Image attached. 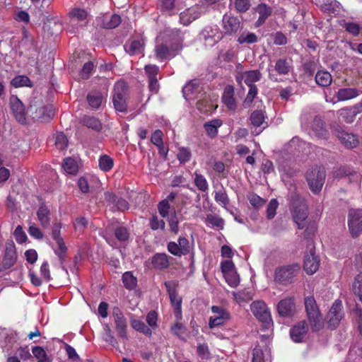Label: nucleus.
<instances>
[{
    "instance_id": "obj_46",
    "label": "nucleus",
    "mask_w": 362,
    "mask_h": 362,
    "mask_svg": "<svg viewBox=\"0 0 362 362\" xmlns=\"http://www.w3.org/2000/svg\"><path fill=\"white\" fill-rule=\"evenodd\" d=\"M64 170L70 175H76L78 173V167L76 161L70 157L64 159L62 163Z\"/></svg>"
},
{
    "instance_id": "obj_43",
    "label": "nucleus",
    "mask_w": 362,
    "mask_h": 362,
    "mask_svg": "<svg viewBox=\"0 0 362 362\" xmlns=\"http://www.w3.org/2000/svg\"><path fill=\"white\" fill-rule=\"evenodd\" d=\"M274 69L279 75H287L291 70V65L287 59H279L276 62Z\"/></svg>"
},
{
    "instance_id": "obj_52",
    "label": "nucleus",
    "mask_w": 362,
    "mask_h": 362,
    "mask_svg": "<svg viewBox=\"0 0 362 362\" xmlns=\"http://www.w3.org/2000/svg\"><path fill=\"white\" fill-rule=\"evenodd\" d=\"M215 201L221 206L226 207L229 204V198L223 187L215 192Z\"/></svg>"
},
{
    "instance_id": "obj_63",
    "label": "nucleus",
    "mask_w": 362,
    "mask_h": 362,
    "mask_svg": "<svg viewBox=\"0 0 362 362\" xmlns=\"http://www.w3.org/2000/svg\"><path fill=\"white\" fill-rule=\"evenodd\" d=\"M249 87V90L247 94V96L244 100V105L246 107L247 105H250L252 103L258 93V88L257 86L255 85H250L247 86Z\"/></svg>"
},
{
    "instance_id": "obj_18",
    "label": "nucleus",
    "mask_w": 362,
    "mask_h": 362,
    "mask_svg": "<svg viewBox=\"0 0 362 362\" xmlns=\"http://www.w3.org/2000/svg\"><path fill=\"white\" fill-rule=\"evenodd\" d=\"M279 315L284 317H291L296 313V303L294 297H288L281 300L277 305Z\"/></svg>"
},
{
    "instance_id": "obj_21",
    "label": "nucleus",
    "mask_w": 362,
    "mask_h": 362,
    "mask_svg": "<svg viewBox=\"0 0 362 362\" xmlns=\"http://www.w3.org/2000/svg\"><path fill=\"white\" fill-rule=\"evenodd\" d=\"M308 327L305 321H300L294 325L289 332L291 339L296 343H300L306 336Z\"/></svg>"
},
{
    "instance_id": "obj_36",
    "label": "nucleus",
    "mask_w": 362,
    "mask_h": 362,
    "mask_svg": "<svg viewBox=\"0 0 362 362\" xmlns=\"http://www.w3.org/2000/svg\"><path fill=\"white\" fill-rule=\"evenodd\" d=\"M315 82L321 87H328L332 82V76L325 70H320L315 74Z\"/></svg>"
},
{
    "instance_id": "obj_58",
    "label": "nucleus",
    "mask_w": 362,
    "mask_h": 362,
    "mask_svg": "<svg viewBox=\"0 0 362 362\" xmlns=\"http://www.w3.org/2000/svg\"><path fill=\"white\" fill-rule=\"evenodd\" d=\"M206 221L214 226L223 229L224 226V220L216 214H208Z\"/></svg>"
},
{
    "instance_id": "obj_32",
    "label": "nucleus",
    "mask_w": 362,
    "mask_h": 362,
    "mask_svg": "<svg viewBox=\"0 0 362 362\" xmlns=\"http://www.w3.org/2000/svg\"><path fill=\"white\" fill-rule=\"evenodd\" d=\"M334 176L338 178H346L347 177H353L356 182H361L362 176L348 167H341L334 172Z\"/></svg>"
},
{
    "instance_id": "obj_27",
    "label": "nucleus",
    "mask_w": 362,
    "mask_h": 362,
    "mask_svg": "<svg viewBox=\"0 0 362 362\" xmlns=\"http://www.w3.org/2000/svg\"><path fill=\"white\" fill-rule=\"evenodd\" d=\"M124 48L130 56L138 55L143 52L144 44L137 40H129L124 45Z\"/></svg>"
},
{
    "instance_id": "obj_6",
    "label": "nucleus",
    "mask_w": 362,
    "mask_h": 362,
    "mask_svg": "<svg viewBox=\"0 0 362 362\" xmlns=\"http://www.w3.org/2000/svg\"><path fill=\"white\" fill-rule=\"evenodd\" d=\"M104 200L109 206L110 210L115 213L117 211L124 212L129 209V202L123 198L119 193H115L112 191H105L104 192Z\"/></svg>"
},
{
    "instance_id": "obj_59",
    "label": "nucleus",
    "mask_w": 362,
    "mask_h": 362,
    "mask_svg": "<svg viewBox=\"0 0 362 362\" xmlns=\"http://www.w3.org/2000/svg\"><path fill=\"white\" fill-rule=\"evenodd\" d=\"M168 222L170 232L177 235L179 233V220L175 211L173 214L168 217Z\"/></svg>"
},
{
    "instance_id": "obj_61",
    "label": "nucleus",
    "mask_w": 362,
    "mask_h": 362,
    "mask_svg": "<svg viewBox=\"0 0 362 362\" xmlns=\"http://www.w3.org/2000/svg\"><path fill=\"white\" fill-rule=\"evenodd\" d=\"M353 291L362 303V274L356 276L353 284Z\"/></svg>"
},
{
    "instance_id": "obj_5",
    "label": "nucleus",
    "mask_w": 362,
    "mask_h": 362,
    "mask_svg": "<svg viewBox=\"0 0 362 362\" xmlns=\"http://www.w3.org/2000/svg\"><path fill=\"white\" fill-rule=\"evenodd\" d=\"M28 115L33 120L45 122L49 121L54 115V110L50 105H43L41 103H31L27 110Z\"/></svg>"
},
{
    "instance_id": "obj_57",
    "label": "nucleus",
    "mask_w": 362,
    "mask_h": 362,
    "mask_svg": "<svg viewBox=\"0 0 362 362\" xmlns=\"http://www.w3.org/2000/svg\"><path fill=\"white\" fill-rule=\"evenodd\" d=\"M105 332L103 336L104 340L110 344L113 347L119 349V343L112 334V330L109 325H107L105 326Z\"/></svg>"
},
{
    "instance_id": "obj_7",
    "label": "nucleus",
    "mask_w": 362,
    "mask_h": 362,
    "mask_svg": "<svg viewBox=\"0 0 362 362\" xmlns=\"http://www.w3.org/2000/svg\"><path fill=\"white\" fill-rule=\"evenodd\" d=\"M62 227L61 223H54L52 226L51 236L58 246L57 249L54 250V254L58 257L60 263L63 264L65 262L68 248L61 235Z\"/></svg>"
},
{
    "instance_id": "obj_3",
    "label": "nucleus",
    "mask_w": 362,
    "mask_h": 362,
    "mask_svg": "<svg viewBox=\"0 0 362 362\" xmlns=\"http://www.w3.org/2000/svg\"><path fill=\"white\" fill-rule=\"evenodd\" d=\"M305 310L313 331H318L323 327L322 315L313 296H308L304 300Z\"/></svg>"
},
{
    "instance_id": "obj_28",
    "label": "nucleus",
    "mask_w": 362,
    "mask_h": 362,
    "mask_svg": "<svg viewBox=\"0 0 362 362\" xmlns=\"http://www.w3.org/2000/svg\"><path fill=\"white\" fill-rule=\"evenodd\" d=\"M198 8L192 7L180 13V22L184 25H189L199 17Z\"/></svg>"
},
{
    "instance_id": "obj_33",
    "label": "nucleus",
    "mask_w": 362,
    "mask_h": 362,
    "mask_svg": "<svg viewBox=\"0 0 362 362\" xmlns=\"http://www.w3.org/2000/svg\"><path fill=\"white\" fill-rule=\"evenodd\" d=\"M265 118L266 116L262 110H257L251 113L250 120L253 127L257 128L263 126L262 129H264L267 127Z\"/></svg>"
},
{
    "instance_id": "obj_24",
    "label": "nucleus",
    "mask_w": 362,
    "mask_h": 362,
    "mask_svg": "<svg viewBox=\"0 0 362 362\" xmlns=\"http://www.w3.org/2000/svg\"><path fill=\"white\" fill-rule=\"evenodd\" d=\"M16 259L17 255L14 244L13 243L7 244L2 259L3 269H8L12 267L16 264Z\"/></svg>"
},
{
    "instance_id": "obj_17",
    "label": "nucleus",
    "mask_w": 362,
    "mask_h": 362,
    "mask_svg": "<svg viewBox=\"0 0 362 362\" xmlns=\"http://www.w3.org/2000/svg\"><path fill=\"white\" fill-rule=\"evenodd\" d=\"M362 112V98L361 100L351 107H346L341 108L338 111V115L340 119L346 123H352L356 115Z\"/></svg>"
},
{
    "instance_id": "obj_51",
    "label": "nucleus",
    "mask_w": 362,
    "mask_h": 362,
    "mask_svg": "<svg viewBox=\"0 0 362 362\" xmlns=\"http://www.w3.org/2000/svg\"><path fill=\"white\" fill-rule=\"evenodd\" d=\"M180 321L176 320V322L170 327V332L173 335L184 340L183 335L185 334L187 328Z\"/></svg>"
},
{
    "instance_id": "obj_12",
    "label": "nucleus",
    "mask_w": 362,
    "mask_h": 362,
    "mask_svg": "<svg viewBox=\"0 0 362 362\" xmlns=\"http://www.w3.org/2000/svg\"><path fill=\"white\" fill-rule=\"evenodd\" d=\"M348 226L351 236L358 237L362 233V209H351L349 212Z\"/></svg>"
},
{
    "instance_id": "obj_14",
    "label": "nucleus",
    "mask_w": 362,
    "mask_h": 362,
    "mask_svg": "<svg viewBox=\"0 0 362 362\" xmlns=\"http://www.w3.org/2000/svg\"><path fill=\"white\" fill-rule=\"evenodd\" d=\"M344 317L343 305L341 300H337L333 303L327 315V325L331 329H334Z\"/></svg>"
},
{
    "instance_id": "obj_16",
    "label": "nucleus",
    "mask_w": 362,
    "mask_h": 362,
    "mask_svg": "<svg viewBox=\"0 0 362 362\" xmlns=\"http://www.w3.org/2000/svg\"><path fill=\"white\" fill-rule=\"evenodd\" d=\"M201 37L205 43L213 45L222 38V33L217 25L206 26L200 33Z\"/></svg>"
},
{
    "instance_id": "obj_44",
    "label": "nucleus",
    "mask_w": 362,
    "mask_h": 362,
    "mask_svg": "<svg viewBox=\"0 0 362 362\" xmlns=\"http://www.w3.org/2000/svg\"><path fill=\"white\" fill-rule=\"evenodd\" d=\"M87 101L91 107L98 109L102 104L103 95L99 91H91L87 95Z\"/></svg>"
},
{
    "instance_id": "obj_15",
    "label": "nucleus",
    "mask_w": 362,
    "mask_h": 362,
    "mask_svg": "<svg viewBox=\"0 0 362 362\" xmlns=\"http://www.w3.org/2000/svg\"><path fill=\"white\" fill-rule=\"evenodd\" d=\"M112 315L114 317L115 329L119 336L122 339H127V323L123 313L118 307L112 309Z\"/></svg>"
},
{
    "instance_id": "obj_35",
    "label": "nucleus",
    "mask_w": 362,
    "mask_h": 362,
    "mask_svg": "<svg viewBox=\"0 0 362 362\" xmlns=\"http://www.w3.org/2000/svg\"><path fill=\"white\" fill-rule=\"evenodd\" d=\"M223 122L219 119H214L204 123V127L206 134L210 138H215L218 134V128L222 125Z\"/></svg>"
},
{
    "instance_id": "obj_39",
    "label": "nucleus",
    "mask_w": 362,
    "mask_h": 362,
    "mask_svg": "<svg viewBox=\"0 0 362 362\" xmlns=\"http://www.w3.org/2000/svg\"><path fill=\"white\" fill-rule=\"evenodd\" d=\"M199 86L194 82L190 81L182 88V93L185 99L197 98V96H193L195 93L199 92Z\"/></svg>"
},
{
    "instance_id": "obj_23",
    "label": "nucleus",
    "mask_w": 362,
    "mask_h": 362,
    "mask_svg": "<svg viewBox=\"0 0 362 362\" xmlns=\"http://www.w3.org/2000/svg\"><path fill=\"white\" fill-rule=\"evenodd\" d=\"M36 215L42 228L47 229L50 227L52 212L49 206L45 202L40 204L38 209L37 210Z\"/></svg>"
},
{
    "instance_id": "obj_47",
    "label": "nucleus",
    "mask_w": 362,
    "mask_h": 362,
    "mask_svg": "<svg viewBox=\"0 0 362 362\" xmlns=\"http://www.w3.org/2000/svg\"><path fill=\"white\" fill-rule=\"evenodd\" d=\"M98 166L102 171L109 172L114 166V160L108 155H102L98 160Z\"/></svg>"
},
{
    "instance_id": "obj_55",
    "label": "nucleus",
    "mask_w": 362,
    "mask_h": 362,
    "mask_svg": "<svg viewBox=\"0 0 362 362\" xmlns=\"http://www.w3.org/2000/svg\"><path fill=\"white\" fill-rule=\"evenodd\" d=\"M71 20H76L78 21H85L88 17V12L85 9L80 8H74L69 12Z\"/></svg>"
},
{
    "instance_id": "obj_53",
    "label": "nucleus",
    "mask_w": 362,
    "mask_h": 362,
    "mask_svg": "<svg viewBox=\"0 0 362 362\" xmlns=\"http://www.w3.org/2000/svg\"><path fill=\"white\" fill-rule=\"evenodd\" d=\"M192 158V153L189 148L180 147L177 154V158L180 163L185 164L189 162Z\"/></svg>"
},
{
    "instance_id": "obj_48",
    "label": "nucleus",
    "mask_w": 362,
    "mask_h": 362,
    "mask_svg": "<svg viewBox=\"0 0 362 362\" xmlns=\"http://www.w3.org/2000/svg\"><path fill=\"white\" fill-rule=\"evenodd\" d=\"M11 85L14 88L32 87L33 84L30 78L24 75L15 76L11 81Z\"/></svg>"
},
{
    "instance_id": "obj_30",
    "label": "nucleus",
    "mask_w": 362,
    "mask_h": 362,
    "mask_svg": "<svg viewBox=\"0 0 362 362\" xmlns=\"http://www.w3.org/2000/svg\"><path fill=\"white\" fill-rule=\"evenodd\" d=\"M222 100L225 105L230 110L236 108V102L234 98V88L232 86H227L223 91Z\"/></svg>"
},
{
    "instance_id": "obj_25",
    "label": "nucleus",
    "mask_w": 362,
    "mask_h": 362,
    "mask_svg": "<svg viewBox=\"0 0 362 362\" xmlns=\"http://www.w3.org/2000/svg\"><path fill=\"white\" fill-rule=\"evenodd\" d=\"M170 257L165 253H156L151 258V264L154 269L163 270L169 267Z\"/></svg>"
},
{
    "instance_id": "obj_40",
    "label": "nucleus",
    "mask_w": 362,
    "mask_h": 362,
    "mask_svg": "<svg viewBox=\"0 0 362 362\" xmlns=\"http://www.w3.org/2000/svg\"><path fill=\"white\" fill-rule=\"evenodd\" d=\"M121 23V17L117 14H113L111 16H104L102 22V26L105 29H113L117 27Z\"/></svg>"
},
{
    "instance_id": "obj_20",
    "label": "nucleus",
    "mask_w": 362,
    "mask_h": 362,
    "mask_svg": "<svg viewBox=\"0 0 362 362\" xmlns=\"http://www.w3.org/2000/svg\"><path fill=\"white\" fill-rule=\"evenodd\" d=\"M334 132L335 135L346 148H353L357 146L358 140L356 135L345 132L341 127L335 129Z\"/></svg>"
},
{
    "instance_id": "obj_62",
    "label": "nucleus",
    "mask_w": 362,
    "mask_h": 362,
    "mask_svg": "<svg viewBox=\"0 0 362 362\" xmlns=\"http://www.w3.org/2000/svg\"><path fill=\"white\" fill-rule=\"evenodd\" d=\"M150 228L153 230L158 229L164 230L165 227V223L163 219H159L157 215H153L149 221Z\"/></svg>"
},
{
    "instance_id": "obj_42",
    "label": "nucleus",
    "mask_w": 362,
    "mask_h": 362,
    "mask_svg": "<svg viewBox=\"0 0 362 362\" xmlns=\"http://www.w3.org/2000/svg\"><path fill=\"white\" fill-rule=\"evenodd\" d=\"M114 234L117 240L120 243H127L129 240V230L124 226L116 227L114 231Z\"/></svg>"
},
{
    "instance_id": "obj_45",
    "label": "nucleus",
    "mask_w": 362,
    "mask_h": 362,
    "mask_svg": "<svg viewBox=\"0 0 362 362\" xmlns=\"http://www.w3.org/2000/svg\"><path fill=\"white\" fill-rule=\"evenodd\" d=\"M122 280L124 286L129 291L134 289L137 286V279L132 272H126L122 274Z\"/></svg>"
},
{
    "instance_id": "obj_34",
    "label": "nucleus",
    "mask_w": 362,
    "mask_h": 362,
    "mask_svg": "<svg viewBox=\"0 0 362 362\" xmlns=\"http://www.w3.org/2000/svg\"><path fill=\"white\" fill-rule=\"evenodd\" d=\"M360 91L355 88H343L339 89L337 97L339 100H348L359 95Z\"/></svg>"
},
{
    "instance_id": "obj_29",
    "label": "nucleus",
    "mask_w": 362,
    "mask_h": 362,
    "mask_svg": "<svg viewBox=\"0 0 362 362\" xmlns=\"http://www.w3.org/2000/svg\"><path fill=\"white\" fill-rule=\"evenodd\" d=\"M80 123L94 132H99L103 129V124L100 119L94 116L85 115Z\"/></svg>"
},
{
    "instance_id": "obj_9",
    "label": "nucleus",
    "mask_w": 362,
    "mask_h": 362,
    "mask_svg": "<svg viewBox=\"0 0 362 362\" xmlns=\"http://www.w3.org/2000/svg\"><path fill=\"white\" fill-rule=\"evenodd\" d=\"M325 171L318 168H313L306 174V180L311 191L318 193L321 191L325 180Z\"/></svg>"
},
{
    "instance_id": "obj_2",
    "label": "nucleus",
    "mask_w": 362,
    "mask_h": 362,
    "mask_svg": "<svg viewBox=\"0 0 362 362\" xmlns=\"http://www.w3.org/2000/svg\"><path fill=\"white\" fill-rule=\"evenodd\" d=\"M300 265L297 263L278 267L274 272V280L284 286L291 284L295 281L300 272Z\"/></svg>"
},
{
    "instance_id": "obj_11",
    "label": "nucleus",
    "mask_w": 362,
    "mask_h": 362,
    "mask_svg": "<svg viewBox=\"0 0 362 362\" xmlns=\"http://www.w3.org/2000/svg\"><path fill=\"white\" fill-rule=\"evenodd\" d=\"M211 310L214 315L209 319V327L211 329L225 325L230 319V313L223 307L213 305Z\"/></svg>"
},
{
    "instance_id": "obj_4",
    "label": "nucleus",
    "mask_w": 362,
    "mask_h": 362,
    "mask_svg": "<svg viewBox=\"0 0 362 362\" xmlns=\"http://www.w3.org/2000/svg\"><path fill=\"white\" fill-rule=\"evenodd\" d=\"M128 88L125 82L115 83L112 92V103L116 111L127 113L128 112Z\"/></svg>"
},
{
    "instance_id": "obj_41",
    "label": "nucleus",
    "mask_w": 362,
    "mask_h": 362,
    "mask_svg": "<svg viewBox=\"0 0 362 362\" xmlns=\"http://www.w3.org/2000/svg\"><path fill=\"white\" fill-rule=\"evenodd\" d=\"M194 184L202 192H206L209 190V183L206 177L197 171L194 173Z\"/></svg>"
},
{
    "instance_id": "obj_8",
    "label": "nucleus",
    "mask_w": 362,
    "mask_h": 362,
    "mask_svg": "<svg viewBox=\"0 0 362 362\" xmlns=\"http://www.w3.org/2000/svg\"><path fill=\"white\" fill-rule=\"evenodd\" d=\"M164 285L166 288L167 293L169 295L172 307L174 309V315L176 320H182V299L177 294L176 291L177 284L173 281H165Z\"/></svg>"
},
{
    "instance_id": "obj_13",
    "label": "nucleus",
    "mask_w": 362,
    "mask_h": 362,
    "mask_svg": "<svg viewBox=\"0 0 362 362\" xmlns=\"http://www.w3.org/2000/svg\"><path fill=\"white\" fill-rule=\"evenodd\" d=\"M11 110L16 119L21 124L27 123V114L23 103L14 95L9 98Z\"/></svg>"
},
{
    "instance_id": "obj_38",
    "label": "nucleus",
    "mask_w": 362,
    "mask_h": 362,
    "mask_svg": "<svg viewBox=\"0 0 362 362\" xmlns=\"http://www.w3.org/2000/svg\"><path fill=\"white\" fill-rule=\"evenodd\" d=\"M130 325L134 330L141 332L147 337H151L152 334L151 329L140 320L131 319Z\"/></svg>"
},
{
    "instance_id": "obj_22",
    "label": "nucleus",
    "mask_w": 362,
    "mask_h": 362,
    "mask_svg": "<svg viewBox=\"0 0 362 362\" xmlns=\"http://www.w3.org/2000/svg\"><path fill=\"white\" fill-rule=\"evenodd\" d=\"M320 267V259L315 255V250H310L309 254L305 255L303 268L305 272L312 275L315 273Z\"/></svg>"
},
{
    "instance_id": "obj_60",
    "label": "nucleus",
    "mask_w": 362,
    "mask_h": 362,
    "mask_svg": "<svg viewBox=\"0 0 362 362\" xmlns=\"http://www.w3.org/2000/svg\"><path fill=\"white\" fill-rule=\"evenodd\" d=\"M68 139L63 132H59L55 135V146L59 150H64L67 147Z\"/></svg>"
},
{
    "instance_id": "obj_49",
    "label": "nucleus",
    "mask_w": 362,
    "mask_h": 362,
    "mask_svg": "<svg viewBox=\"0 0 362 362\" xmlns=\"http://www.w3.org/2000/svg\"><path fill=\"white\" fill-rule=\"evenodd\" d=\"M203 95H204V97L197 100L196 106L200 112L207 113L211 110V102L205 93H203Z\"/></svg>"
},
{
    "instance_id": "obj_10",
    "label": "nucleus",
    "mask_w": 362,
    "mask_h": 362,
    "mask_svg": "<svg viewBox=\"0 0 362 362\" xmlns=\"http://www.w3.org/2000/svg\"><path fill=\"white\" fill-rule=\"evenodd\" d=\"M251 311L255 317L264 324V327H267L272 322L270 311L264 301H254L251 304Z\"/></svg>"
},
{
    "instance_id": "obj_37",
    "label": "nucleus",
    "mask_w": 362,
    "mask_h": 362,
    "mask_svg": "<svg viewBox=\"0 0 362 362\" xmlns=\"http://www.w3.org/2000/svg\"><path fill=\"white\" fill-rule=\"evenodd\" d=\"M262 73L258 69L243 71L244 83L247 86L255 85L262 78Z\"/></svg>"
},
{
    "instance_id": "obj_64",
    "label": "nucleus",
    "mask_w": 362,
    "mask_h": 362,
    "mask_svg": "<svg viewBox=\"0 0 362 362\" xmlns=\"http://www.w3.org/2000/svg\"><path fill=\"white\" fill-rule=\"evenodd\" d=\"M224 278L228 284L232 288H236L240 283V279L236 272L224 274Z\"/></svg>"
},
{
    "instance_id": "obj_54",
    "label": "nucleus",
    "mask_w": 362,
    "mask_h": 362,
    "mask_svg": "<svg viewBox=\"0 0 362 362\" xmlns=\"http://www.w3.org/2000/svg\"><path fill=\"white\" fill-rule=\"evenodd\" d=\"M233 3L234 8L239 13H245L250 6V0H230Z\"/></svg>"
},
{
    "instance_id": "obj_50",
    "label": "nucleus",
    "mask_w": 362,
    "mask_h": 362,
    "mask_svg": "<svg viewBox=\"0 0 362 362\" xmlns=\"http://www.w3.org/2000/svg\"><path fill=\"white\" fill-rule=\"evenodd\" d=\"M32 353L37 362H51L45 350L42 346H33L32 348Z\"/></svg>"
},
{
    "instance_id": "obj_19",
    "label": "nucleus",
    "mask_w": 362,
    "mask_h": 362,
    "mask_svg": "<svg viewBox=\"0 0 362 362\" xmlns=\"http://www.w3.org/2000/svg\"><path fill=\"white\" fill-rule=\"evenodd\" d=\"M222 26L225 35L232 36L240 29V21L237 17L225 14L222 19Z\"/></svg>"
},
{
    "instance_id": "obj_56",
    "label": "nucleus",
    "mask_w": 362,
    "mask_h": 362,
    "mask_svg": "<svg viewBox=\"0 0 362 362\" xmlns=\"http://www.w3.org/2000/svg\"><path fill=\"white\" fill-rule=\"evenodd\" d=\"M346 32L353 36H358L361 31V25L358 23L353 22H344L342 25Z\"/></svg>"
},
{
    "instance_id": "obj_31",
    "label": "nucleus",
    "mask_w": 362,
    "mask_h": 362,
    "mask_svg": "<svg viewBox=\"0 0 362 362\" xmlns=\"http://www.w3.org/2000/svg\"><path fill=\"white\" fill-rule=\"evenodd\" d=\"M312 129L315 132V136L321 139H326L328 132L325 127V124L319 116H315L312 123Z\"/></svg>"
},
{
    "instance_id": "obj_1",
    "label": "nucleus",
    "mask_w": 362,
    "mask_h": 362,
    "mask_svg": "<svg viewBox=\"0 0 362 362\" xmlns=\"http://www.w3.org/2000/svg\"><path fill=\"white\" fill-rule=\"evenodd\" d=\"M288 200L294 222L299 229H303L306 226V219L308 215L306 202L296 191L290 193Z\"/></svg>"
},
{
    "instance_id": "obj_26",
    "label": "nucleus",
    "mask_w": 362,
    "mask_h": 362,
    "mask_svg": "<svg viewBox=\"0 0 362 362\" xmlns=\"http://www.w3.org/2000/svg\"><path fill=\"white\" fill-rule=\"evenodd\" d=\"M154 52L156 58L160 62L175 57V54H171L169 46L164 43L157 44L154 48Z\"/></svg>"
}]
</instances>
